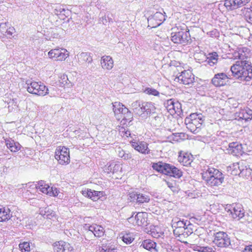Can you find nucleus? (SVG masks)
Returning <instances> with one entry per match:
<instances>
[{"label":"nucleus","mask_w":252,"mask_h":252,"mask_svg":"<svg viewBox=\"0 0 252 252\" xmlns=\"http://www.w3.org/2000/svg\"><path fill=\"white\" fill-rule=\"evenodd\" d=\"M214 236L213 242L217 247L221 248H233L230 238L226 232L219 231L214 233Z\"/></svg>","instance_id":"obj_6"},{"label":"nucleus","mask_w":252,"mask_h":252,"mask_svg":"<svg viewBox=\"0 0 252 252\" xmlns=\"http://www.w3.org/2000/svg\"><path fill=\"white\" fill-rule=\"evenodd\" d=\"M49 90L41 82H39L37 88V94L40 96H44L49 94Z\"/></svg>","instance_id":"obj_36"},{"label":"nucleus","mask_w":252,"mask_h":252,"mask_svg":"<svg viewBox=\"0 0 252 252\" xmlns=\"http://www.w3.org/2000/svg\"><path fill=\"white\" fill-rule=\"evenodd\" d=\"M247 50V48H242L234 52L235 59H238L239 60L236 61L230 68L234 77L246 81H249L252 79V66L251 62L247 61L248 53L246 52Z\"/></svg>","instance_id":"obj_1"},{"label":"nucleus","mask_w":252,"mask_h":252,"mask_svg":"<svg viewBox=\"0 0 252 252\" xmlns=\"http://www.w3.org/2000/svg\"><path fill=\"white\" fill-rule=\"evenodd\" d=\"M107 21H108L109 22H112V23L113 22V19L111 18H110L109 17V14H108L107 15Z\"/></svg>","instance_id":"obj_64"},{"label":"nucleus","mask_w":252,"mask_h":252,"mask_svg":"<svg viewBox=\"0 0 252 252\" xmlns=\"http://www.w3.org/2000/svg\"><path fill=\"white\" fill-rule=\"evenodd\" d=\"M102 22L103 24H104V22H107V15H105L104 17H102Z\"/></svg>","instance_id":"obj_63"},{"label":"nucleus","mask_w":252,"mask_h":252,"mask_svg":"<svg viewBox=\"0 0 252 252\" xmlns=\"http://www.w3.org/2000/svg\"><path fill=\"white\" fill-rule=\"evenodd\" d=\"M189 223L188 220H181L178 218H175L172 220L171 225L172 227H185L187 226V224Z\"/></svg>","instance_id":"obj_34"},{"label":"nucleus","mask_w":252,"mask_h":252,"mask_svg":"<svg viewBox=\"0 0 252 252\" xmlns=\"http://www.w3.org/2000/svg\"><path fill=\"white\" fill-rule=\"evenodd\" d=\"M35 186L37 189L51 196H57L59 192L57 188L53 187H50L48 185L45 184L43 181L38 182L37 184L35 185Z\"/></svg>","instance_id":"obj_10"},{"label":"nucleus","mask_w":252,"mask_h":252,"mask_svg":"<svg viewBox=\"0 0 252 252\" xmlns=\"http://www.w3.org/2000/svg\"><path fill=\"white\" fill-rule=\"evenodd\" d=\"M122 169L121 165L115 162H111L106 165V172L108 173L117 172Z\"/></svg>","instance_id":"obj_32"},{"label":"nucleus","mask_w":252,"mask_h":252,"mask_svg":"<svg viewBox=\"0 0 252 252\" xmlns=\"http://www.w3.org/2000/svg\"><path fill=\"white\" fill-rule=\"evenodd\" d=\"M77 58L78 60V62L81 64L86 62H88V63H91L93 61V59L90 55V53L87 52H82L78 54Z\"/></svg>","instance_id":"obj_31"},{"label":"nucleus","mask_w":252,"mask_h":252,"mask_svg":"<svg viewBox=\"0 0 252 252\" xmlns=\"http://www.w3.org/2000/svg\"><path fill=\"white\" fill-rule=\"evenodd\" d=\"M134 113H135V114L141 117L142 119H146L147 118L144 110H143L142 105L140 107H139L135 111H134Z\"/></svg>","instance_id":"obj_48"},{"label":"nucleus","mask_w":252,"mask_h":252,"mask_svg":"<svg viewBox=\"0 0 252 252\" xmlns=\"http://www.w3.org/2000/svg\"><path fill=\"white\" fill-rule=\"evenodd\" d=\"M65 9L61 5L57 4L54 7L53 13L57 15H64Z\"/></svg>","instance_id":"obj_41"},{"label":"nucleus","mask_w":252,"mask_h":252,"mask_svg":"<svg viewBox=\"0 0 252 252\" xmlns=\"http://www.w3.org/2000/svg\"><path fill=\"white\" fill-rule=\"evenodd\" d=\"M113 110L115 115L117 119H120L124 113L127 112V108L124 105L118 102H115L113 103Z\"/></svg>","instance_id":"obj_18"},{"label":"nucleus","mask_w":252,"mask_h":252,"mask_svg":"<svg viewBox=\"0 0 252 252\" xmlns=\"http://www.w3.org/2000/svg\"><path fill=\"white\" fill-rule=\"evenodd\" d=\"M145 92L148 94L154 96H158L159 95V92L156 89L151 88H147L145 89Z\"/></svg>","instance_id":"obj_47"},{"label":"nucleus","mask_w":252,"mask_h":252,"mask_svg":"<svg viewBox=\"0 0 252 252\" xmlns=\"http://www.w3.org/2000/svg\"><path fill=\"white\" fill-rule=\"evenodd\" d=\"M194 75L189 70L182 71L181 74L176 78L178 81L186 85H192L194 80Z\"/></svg>","instance_id":"obj_12"},{"label":"nucleus","mask_w":252,"mask_h":252,"mask_svg":"<svg viewBox=\"0 0 252 252\" xmlns=\"http://www.w3.org/2000/svg\"><path fill=\"white\" fill-rule=\"evenodd\" d=\"M244 220L247 221L248 222H251L252 221V212H250L245 214L244 213V216L242 219Z\"/></svg>","instance_id":"obj_50"},{"label":"nucleus","mask_w":252,"mask_h":252,"mask_svg":"<svg viewBox=\"0 0 252 252\" xmlns=\"http://www.w3.org/2000/svg\"><path fill=\"white\" fill-rule=\"evenodd\" d=\"M225 210L232 218L237 220H240L244 216L245 210L241 204L230 205L225 208Z\"/></svg>","instance_id":"obj_7"},{"label":"nucleus","mask_w":252,"mask_h":252,"mask_svg":"<svg viewBox=\"0 0 252 252\" xmlns=\"http://www.w3.org/2000/svg\"><path fill=\"white\" fill-rule=\"evenodd\" d=\"M141 104L146 117L152 114L155 115L156 108L152 102H144Z\"/></svg>","instance_id":"obj_28"},{"label":"nucleus","mask_w":252,"mask_h":252,"mask_svg":"<svg viewBox=\"0 0 252 252\" xmlns=\"http://www.w3.org/2000/svg\"><path fill=\"white\" fill-rule=\"evenodd\" d=\"M89 231L93 233L94 235L97 237L102 236L104 233V230L103 227L96 224H93L91 225L86 226Z\"/></svg>","instance_id":"obj_23"},{"label":"nucleus","mask_w":252,"mask_h":252,"mask_svg":"<svg viewBox=\"0 0 252 252\" xmlns=\"http://www.w3.org/2000/svg\"><path fill=\"white\" fill-rule=\"evenodd\" d=\"M165 20V16L160 12H157L148 18V21L152 28L160 26Z\"/></svg>","instance_id":"obj_14"},{"label":"nucleus","mask_w":252,"mask_h":252,"mask_svg":"<svg viewBox=\"0 0 252 252\" xmlns=\"http://www.w3.org/2000/svg\"><path fill=\"white\" fill-rule=\"evenodd\" d=\"M173 228L174 235L179 237L183 236L184 231L185 230V227H174Z\"/></svg>","instance_id":"obj_45"},{"label":"nucleus","mask_w":252,"mask_h":252,"mask_svg":"<svg viewBox=\"0 0 252 252\" xmlns=\"http://www.w3.org/2000/svg\"><path fill=\"white\" fill-rule=\"evenodd\" d=\"M175 110V113H180L181 111V104L178 101H175L173 106V111Z\"/></svg>","instance_id":"obj_49"},{"label":"nucleus","mask_w":252,"mask_h":252,"mask_svg":"<svg viewBox=\"0 0 252 252\" xmlns=\"http://www.w3.org/2000/svg\"><path fill=\"white\" fill-rule=\"evenodd\" d=\"M100 252H117L116 249L112 245H103L101 248L99 249Z\"/></svg>","instance_id":"obj_40"},{"label":"nucleus","mask_w":252,"mask_h":252,"mask_svg":"<svg viewBox=\"0 0 252 252\" xmlns=\"http://www.w3.org/2000/svg\"><path fill=\"white\" fill-rule=\"evenodd\" d=\"M202 177L208 186L213 187L220 185L224 180L221 172L217 169L210 167L202 173Z\"/></svg>","instance_id":"obj_2"},{"label":"nucleus","mask_w":252,"mask_h":252,"mask_svg":"<svg viewBox=\"0 0 252 252\" xmlns=\"http://www.w3.org/2000/svg\"><path fill=\"white\" fill-rule=\"evenodd\" d=\"M131 146L136 151L143 154H148L150 153V150L148 147V144L146 142L141 141L136 142L134 141L130 142Z\"/></svg>","instance_id":"obj_17"},{"label":"nucleus","mask_w":252,"mask_h":252,"mask_svg":"<svg viewBox=\"0 0 252 252\" xmlns=\"http://www.w3.org/2000/svg\"><path fill=\"white\" fill-rule=\"evenodd\" d=\"M131 133L130 131L128 130H126L125 132V133L124 134V136H126V137L130 136Z\"/></svg>","instance_id":"obj_59"},{"label":"nucleus","mask_w":252,"mask_h":252,"mask_svg":"<svg viewBox=\"0 0 252 252\" xmlns=\"http://www.w3.org/2000/svg\"><path fill=\"white\" fill-rule=\"evenodd\" d=\"M157 244L150 239H146L142 242L140 248H142L152 252H156Z\"/></svg>","instance_id":"obj_27"},{"label":"nucleus","mask_w":252,"mask_h":252,"mask_svg":"<svg viewBox=\"0 0 252 252\" xmlns=\"http://www.w3.org/2000/svg\"><path fill=\"white\" fill-rule=\"evenodd\" d=\"M228 78L227 75L224 73H218L215 74L212 78V83L217 87L224 86L226 84V80Z\"/></svg>","instance_id":"obj_19"},{"label":"nucleus","mask_w":252,"mask_h":252,"mask_svg":"<svg viewBox=\"0 0 252 252\" xmlns=\"http://www.w3.org/2000/svg\"><path fill=\"white\" fill-rule=\"evenodd\" d=\"M191 224L189 223L187 224V226L185 227V230L184 231V234L183 237H187L193 233L192 229L189 227Z\"/></svg>","instance_id":"obj_46"},{"label":"nucleus","mask_w":252,"mask_h":252,"mask_svg":"<svg viewBox=\"0 0 252 252\" xmlns=\"http://www.w3.org/2000/svg\"><path fill=\"white\" fill-rule=\"evenodd\" d=\"M204 122V117L201 114H191L185 120L188 129L195 134L200 131Z\"/></svg>","instance_id":"obj_4"},{"label":"nucleus","mask_w":252,"mask_h":252,"mask_svg":"<svg viewBox=\"0 0 252 252\" xmlns=\"http://www.w3.org/2000/svg\"><path fill=\"white\" fill-rule=\"evenodd\" d=\"M132 158L131 155L129 153H126L124 154L123 158L125 160H127Z\"/></svg>","instance_id":"obj_55"},{"label":"nucleus","mask_w":252,"mask_h":252,"mask_svg":"<svg viewBox=\"0 0 252 252\" xmlns=\"http://www.w3.org/2000/svg\"><path fill=\"white\" fill-rule=\"evenodd\" d=\"M174 103V100L173 99H168L164 103V106L171 114H174L175 112V110L173 111Z\"/></svg>","instance_id":"obj_39"},{"label":"nucleus","mask_w":252,"mask_h":252,"mask_svg":"<svg viewBox=\"0 0 252 252\" xmlns=\"http://www.w3.org/2000/svg\"><path fill=\"white\" fill-rule=\"evenodd\" d=\"M178 161L184 166H188L192 161V156L187 153L180 152L178 158Z\"/></svg>","instance_id":"obj_21"},{"label":"nucleus","mask_w":252,"mask_h":252,"mask_svg":"<svg viewBox=\"0 0 252 252\" xmlns=\"http://www.w3.org/2000/svg\"><path fill=\"white\" fill-rule=\"evenodd\" d=\"M73 250V248L69 243L64 241H61L54 244L55 252H74Z\"/></svg>","instance_id":"obj_15"},{"label":"nucleus","mask_w":252,"mask_h":252,"mask_svg":"<svg viewBox=\"0 0 252 252\" xmlns=\"http://www.w3.org/2000/svg\"><path fill=\"white\" fill-rule=\"evenodd\" d=\"M19 248L22 252H29L31 250L30 242H24L19 245Z\"/></svg>","instance_id":"obj_43"},{"label":"nucleus","mask_w":252,"mask_h":252,"mask_svg":"<svg viewBox=\"0 0 252 252\" xmlns=\"http://www.w3.org/2000/svg\"><path fill=\"white\" fill-rule=\"evenodd\" d=\"M122 119V121L121 122L123 123V124H126V123H128L127 125H130V123L133 119V115L127 109V112H126L124 113Z\"/></svg>","instance_id":"obj_38"},{"label":"nucleus","mask_w":252,"mask_h":252,"mask_svg":"<svg viewBox=\"0 0 252 252\" xmlns=\"http://www.w3.org/2000/svg\"><path fill=\"white\" fill-rule=\"evenodd\" d=\"M181 27L180 29L177 27L175 32L171 33V40L176 44L186 45L190 40L189 31H187V27L185 25Z\"/></svg>","instance_id":"obj_5"},{"label":"nucleus","mask_w":252,"mask_h":252,"mask_svg":"<svg viewBox=\"0 0 252 252\" xmlns=\"http://www.w3.org/2000/svg\"><path fill=\"white\" fill-rule=\"evenodd\" d=\"M0 209V221H5L9 219L12 220L13 216L9 208L2 207Z\"/></svg>","instance_id":"obj_29"},{"label":"nucleus","mask_w":252,"mask_h":252,"mask_svg":"<svg viewBox=\"0 0 252 252\" xmlns=\"http://www.w3.org/2000/svg\"><path fill=\"white\" fill-rule=\"evenodd\" d=\"M228 153L234 156H239L242 154V146L237 142H232L229 144L227 149Z\"/></svg>","instance_id":"obj_20"},{"label":"nucleus","mask_w":252,"mask_h":252,"mask_svg":"<svg viewBox=\"0 0 252 252\" xmlns=\"http://www.w3.org/2000/svg\"><path fill=\"white\" fill-rule=\"evenodd\" d=\"M148 214L145 212H139L134 217L136 224L138 226L147 225Z\"/></svg>","instance_id":"obj_24"},{"label":"nucleus","mask_w":252,"mask_h":252,"mask_svg":"<svg viewBox=\"0 0 252 252\" xmlns=\"http://www.w3.org/2000/svg\"><path fill=\"white\" fill-rule=\"evenodd\" d=\"M4 140L7 148L11 152L15 153L21 150L22 146L18 142L14 141L11 138H6Z\"/></svg>","instance_id":"obj_22"},{"label":"nucleus","mask_w":252,"mask_h":252,"mask_svg":"<svg viewBox=\"0 0 252 252\" xmlns=\"http://www.w3.org/2000/svg\"><path fill=\"white\" fill-rule=\"evenodd\" d=\"M55 158L60 164L68 163L70 161L69 149L64 147H59L56 150Z\"/></svg>","instance_id":"obj_9"},{"label":"nucleus","mask_w":252,"mask_h":252,"mask_svg":"<svg viewBox=\"0 0 252 252\" xmlns=\"http://www.w3.org/2000/svg\"><path fill=\"white\" fill-rule=\"evenodd\" d=\"M123 240L126 244H130L134 240V238L130 236L129 234H126L123 236Z\"/></svg>","instance_id":"obj_51"},{"label":"nucleus","mask_w":252,"mask_h":252,"mask_svg":"<svg viewBox=\"0 0 252 252\" xmlns=\"http://www.w3.org/2000/svg\"><path fill=\"white\" fill-rule=\"evenodd\" d=\"M197 251L199 252H216L215 248H212L209 246H197Z\"/></svg>","instance_id":"obj_42"},{"label":"nucleus","mask_w":252,"mask_h":252,"mask_svg":"<svg viewBox=\"0 0 252 252\" xmlns=\"http://www.w3.org/2000/svg\"><path fill=\"white\" fill-rule=\"evenodd\" d=\"M128 199L130 202H134L138 205L145 203H148L150 200V196L147 192H140L133 191L128 194Z\"/></svg>","instance_id":"obj_8"},{"label":"nucleus","mask_w":252,"mask_h":252,"mask_svg":"<svg viewBox=\"0 0 252 252\" xmlns=\"http://www.w3.org/2000/svg\"><path fill=\"white\" fill-rule=\"evenodd\" d=\"M39 83L35 81H32L29 83H27L28 86L27 87V91L31 94L36 95Z\"/></svg>","instance_id":"obj_35"},{"label":"nucleus","mask_w":252,"mask_h":252,"mask_svg":"<svg viewBox=\"0 0 252 252\" xmlns=\"http://www.w3.org/2000/svg\"><path fill=\"white\" fill-rule=\"evenodd\" d=\"M235 166H237L240 171L239 174L241 176L248 178L252 176V164H249L245 162H242L240 165L239 164H236Z\"/></svg>","instance_id":"obj_16"},{"label":"nucleus","mask_w":252,"mask_h":252,"mask_svg":"<svg viewBox=\"0 0 252 252\" xmlns=\"http://www.w3.org/2000/svg\"><path fill=\"white\" fill-rule=\"evenodd\" d=\"M218 55L217 52L210 53L206 57L205 62L211 66L216 65L218 62Z\"/></svg>","instance_id":"obj_30"},{"label":"nucleus","mask_w":252,"mask_h":252,"mask_svg":"<svg viewBox=\"0 0 252 252\" xmlns=\"http://www.w3.org/2000/svg\"><path fill=\"white\" fill-rule=\"evenodd\" d=\"M126 128H125V127H122L120 129V131L122 133H123V134H124V133H125V132L126 131Z\"/></svg>","instance_id":"obj_61"},{"label":"nucleus","mask_w":252,"mask_h":252,"mask_svg":"<svg viewBox=\"0 0 252 252\" xmlns=\"http://www.w3.org/2000/svg\"><path fill=\"white\" fill-rule=\"evenodd\" d=\"M125 152H126L124 151V150H120L118 153L119 157L123 158V157L124 156V155L125 153Z\"/></svg>","instance_id":"obj_58"},{"label":"nucleus","mask_w":252,"mask_h":252,"mask_svg":"<svg viewBox=\"0 0 252 252\" xmlns=\"http://www.w3.org/2000/svg\"><path fill=\"white\" fill-rule=\"evenodd\" d=\"M126 128H125V127H122L120 129V131L122 133H123V134H124V133H125V132L126 131Z\"/></svg>","instance_id":"obj_62"},{"label":"nucleus","mask_w":252,"mask_h":252,"mask_svg":"<svg viewBox=\"0 0 252 252\" xmlns=\"http://www.w3.org/2000/svg\"><path fill=\"white\" fill-rule=\"evenodd\" d=\"M241 15L249 23L252 25V6L244 7L241 10Z\"/></svg>","instance_id":"obj_26"},{"label":"nucleus","mask_w":252,"mask_h":252,"mask_svg":"<svg viewBox=\"0 0 252 252\" xmlns=\"http://www.w3.org/2000/svg\"><path fill=\"white\" fill-rule=\"evenodd\" d=\"M48 56L50 58L54 59L55 60L63 61L68 57L69 54L65 49L57 48L50 50L48 52Z\"/></svg>","instance_id":"obj_11"},{"label":"nucleus","mask_w":252,"mask_h":252,"mask_svg":"<svg viewBox=\"0 0 252 252\" xmlns=\"http://www.w3.org/2000/svg\"><path fill=\"white\" fill-rule=\"evenodd\" d=\"M162 118L161 114L156 115L152 117V122L155 126H157L161 124Z\"/></svg>","instance_id":"obj_44"},{"label":"nucleus","mask_w":252,"mask_h":252,"mask_svg":"<svg viewBox=\"0 0 252 252\" xmlns=\"http://www.w3.org/2000/svg\"><path fill=\"white\" fill-rule=\"evenodd\" d=\"M153 168L165 175L180 178L183 175V172L175 166L162 162L153 163Z\"/></svg>","instance_id":"obj_3"},{"label":"nucleus","mask_w":252,"mask_h":252,"mask_svg":"<svg viewBox=\"0 0 252 252\" xmlns=\"http://www.w3.org/2000/svg\"><path fill=\"white\" fill-rule=\"evenodd\" d=\"M61 78L63 80L62 82V84H64L67 83V80H68L67 75L63 74L61 76Z\"/></svg>","instance_id":"obj_56"},{"label":"nucleus","mask_w":252,"mask_h":252,"mask_svg":"<svg viewBox=\"0 0 252 252\" xmlns=\"http://www.w3.org/2000/svg\"><path fill=\"white\" fill-rule=\"evenodd\" d=\"M238 117L240 119L248 121L252 119V110L247 108L242 109L240 112Z\"/></svg>","instance_id":"obj_33"},{"label":"nucleus","mask_w":252,"mask_h":252,"mask_svg":"<svg viewBox=\"0 0 252 252\" xmlns=\"http://www.w3.org/2000/svg\"><path fill=\"white\" fill-rule=\"evenodd\" d=\"M6 25V23H0V30H3L4 28H5V26Z\"/></svg>","instance_id":"obj_60"},{"label":"nucleus","mask_w":252,"mask_h":252,"mask_svg":"<svg viewBox=\"0 0 252 252\" xmlns=\"http://www.w3.org/2000/svg\"><path fill=\"white\" fill-rule=\"evenodd\" d=\"M243 252H252V245L246 246Z\"/></svg>","instance_id":"obj_57"},{"label":"nucleus","mask_w":252,"mask_h":252,"mask_svg":"<svg viewBox=\"0 0 252 252\" xmlns=\"http://www.w3.org/2000/svg\"><path fill=\"white\" fill-rule=\"evenodd\" d=\"M101 65L104 69H111L114 65L112 58L109 56H104L101 59Z\"/></svg>","instance_id":"obj_25"},{"label":"nucleus","mask_w":252,"mask_h":252,"mask_svg":"<svg viewBox=\"0 0 252 252\" xmlns=\"http://www.w3.org/2000/svg\"><path fill=\"white\" fill-rule=\"evenodd\" d=\"M141 106L140 102L139 101H136L131 104V108L133 111V112L135 111L139 107Z\"/></svg>","instance_id":"obj_52"},{"label":"nucleus","mask_w":252,"mask_h":252,"mask_svg":"<svg viewBox=\"0 0 252 252\" xmlns=\"http://www.w3.org/2000/svg\"><path fill=\"white\" fill-rule=\"evenodd\" d=\"M83 194L87 196L94 201H95L98 198V192L94 190L92 191L91 189H87V190L83 191Z\"/></svg>","instance_id":"obj_37"},{"label":"nucleus","mask_w":252,"mask_h":252,"mask_svg":"<svg viewBox=\"0 0 252 252\" xmlns=\"http://www.w3.org/2000/svg\"><path fill=\"white\" fill-rule=\"evenodd\" d=\"M250 0H225L224 5L227 10H233L242 7L248 3Z\"/></svg>","instance_id":"obj_13"},{"label":"nucleus","mask_w":252,"mask_h":252,"mask_svg":"<svg viewBox=\"0 0 252 252\" xmlns=\"http://www.w3.org/2000/svg\"><path fill=\"white\" fill-rule=\"evenodd\" d=\"M49 212V209L47 208H45V209H40L39 214L44 218H45V216L46 215V213Z\"/></svg>","instance_id":"obj_53"},{"label":"nucleus","mask_w":252,"mask_h":252,"mask_svg":"<svg viewBox=\"0 0 252 252\" xmlns=\"http://www.w3.org/2000/svg\"><path fill=\"white\" fill-rule=\"evenodd\" d=\"M54 216L55 213L53 212L52 210H49V212L46 213L45 218L47 219H51Z\"/></svg>","instance_id":"obj_54"}]
</instances>
